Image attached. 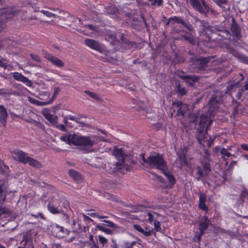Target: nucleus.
Wrapping results in <instances>:
<instances>
[{"label": "nucleus", "mask_w": 248, "mask_h": 248, "mask_svg": "<svg viewBox=\"0 0 248 248\" xmlns=\"http://www.w3.org/2000/svg\"><path fill=\"white\" fill-rule=\"evenodd\" d=\"M60 140L70 145L81 146L87 152H95L98 150L99 149V141H108L103 137L82 136L76 133H67L61 136Z\"/></svg>", "instance_id": "obj_1"}, {"label": "nucleus", "mask_w": 248, "mask_h": 248, "mask_svg": "<svg viewBox=\"0 0 248 248\" xmlns=\"http://www.w3.org/2000/svg\"><path fill=\"white\" fill-rule=\"evenodd\" d=\"M142 160L149 164L150 166L160 170L166 176L169 181V184L167 186L162 185V186L167 188L171 187L175 183V179L171 174L167 171L166 162L161 155H150L147 158V160H145L144 158H143Z\"/></svg>", "instance_id": "obj_2"}, {"label": "nucleus", "mask_w": 248, "mask_h": 248, "mask_svg": "<svg viewBox=\"0 0 248 248\" xmlns=\"http://www.w3.org/2000/svg\"><path fill=\"white\" fill-rule=\"evenodd\" d=\"M8 168L0 161V205L3 203L6 198L3 193L7 186V177Z\"/></svg>", "instance_id": "obj_3"}, {"label": "nucleus", "mask_w": 248, "mask_h": 248, "mask_svg": "<svg viewBox=\"0 0 248 248\" xmlns=\"http://www.w3.org/2000/svg\"><path fill=\"white\" fill-rule=\"evenodd\" d=\"M186 1L190 4L193 8L201 13H205L209 9L204 0H186Z\"/></svg>", "instance_id": "obj_4"}, {"label": "nucleus", "mask_w": 248, "mask_h": 248, "mask_svg": "<svg viewBox=\"0 0 248 248\" xmlns=\"http://www.w3.org/2000/svg\"><path fill=\"white\" fill-rule=\"evenodd\" d=\"M62 201L59 199H51L47 205L48 210L53 214L62 213L63 211L61 208L60 203Z\"/></svg>", "instance_id": "obj_5"}, {"label": "nucleus", "mask_w": 248, "mask_h": 248, "mask_svg": "<svg viewBox=\"0 0 248 248\" xmlns=\"http://www.w3.org/2000/svg\"><path fill=\"white\" fill-rule=\"evenodd\" d=\"M167 25H170L173 27L179 26L180 27L182 28L185 27L190 31H192V27L191 25L188 23H185L181 19L176 16H174L169 19L168 22L167 23Z\"/></svg>", "instance_id": "obj_6"}, {"label": "nucleus", "mask_w": 248, "mask_h": 248, "mask_svg": "<svg viewBox=\"0 0 248 248\" xmlns=\"http://www.w3.org/2000/svg\"><path fill=\"white\" fill-rule=\"evenodd\" d=\"M113 155L118 159L116 167L118 169H122L124 167V153L122 148L116 149L112 153Z\"/></svg>", "instance_id": "obj_7"}, {"label": "nucleus", "mask_w": 248, "mask_h": 248, "mask_svg": "<svg viewBox=\"0 0 248 248\" xmlns=\"http://www.w3.org/2000/svg\"><path fill=\"white\" fill-rule=\"evenodd\" d=\"M187 148L186 147L181 148L178 152L177 155L178 158L176 160V164L179 167H181L186 164V155L187 154Z\"/></svg>", "instance_id": "obj_8"}, {"label": "nucleus", "mask_w": 248, "mask_h": 248, "mask_svg": "<svg viewBox=\"0 0 248 248\" xmlns=\"http://www.w3.org/2000/svg\"><path fill=\"white\" fill-rule=\"evenodd\" d=\"M210 171L209 160L208 158L205 157L202 162V169L201 170L200 168H197L198 179L207 175Z\"/></svg>", "instance_id": "obj_9"}, {"label": "nucleus", "mask_w": 248, "mask_h": 248, "mask_svg": "<svg viewBox=\"0 0 248 248\" xmlns=\"http://www.w3.org/2000/svg\"><path fill=\"white\" fill-rule=\"evenodd\" d=\"M85 44L90 48L98 51L101 53H105V52L103 46L94 40L87 39L85 40Z\"/></svg>", "instance_id": "obj_10"}, {"label": "nucleus", "mask_w": 248, "mask_h": 248, "mask_svg": "<svg viewBox=\"0 0 248 248\" xmlns=\"http://www.w3.org/2000/svg\"><path fill=\"white\" fill-rule=\"evenodd\" d=\"M45 57L55 66L62 68L64 66L63 62L56 57L49 53H46Z\"/></svg>", "instance_id": "obj_11"}, {"label": "nucleus", "mask_w": 248, "mask_h": 248, "mask_svg": "<svg viewBox=\"0 0 248 248\" xmlns=\"http://www.w3.org/2000/svg\"><path fill=\"white\" fill-rule=\"evenodd\" d=\"M42 114L44 117L53 125H56L58 123V117L55 115L50 114L48 108L42 110Z\"/></svg>", "instance_id": "obj_12"}, {"label": "nucleus", "mask_w": 248, "mask_h": 248, "mask_svg": "<svg viewBox=\"0 0 248 248\" xmlns=\"http://www.w3.org/2000/svg\"><path fill=\"white\" fill-rule=\"evenodd\" d=\"M12 156L18 161L24 163L28 157L27 154L19 150H15L11 152Z\"/></svg>", "instance_id": "obj_13"}, {"label": "nucleus", "mask_w": 248, "mask_h": 248, "mask_svg": "<svg viewBox=\"0 0 248 248\" xmlns=\"http://www.w3.org/2000/svg\"><path fill=\"white\" fill-rule=\"evenodd\" d=\"M13 77L15 79L22 82L28 87H31L32 85V82L20 73L18 72L14 73Z\"/></svg>", "instance_id": "obj_14"}, {"label": "nucleus", "mask_w": 248, "mask_h": 248, "mask_svg": "<svg viewBox=\"0 0 248 248\" xmlns=\"http://www.w3.org/2000/svg\"><path fill=\"white\" fill-rule=\"evenodd\" d=\"M206 201V196L205 194L200 193L199 196V208L205 211L206 212L208 211V208L205 204V202Z\"/></svg>", "instance_id": "obj_15"}, {"label": "nucleus", "mask_w": 248, "mask_h": 248, "mask_svg": "<svg viewBox=\"0 0 248 248\" xmlns=\"http://www.w3.org/2000/svg\"><path fill=\"white\" fill-rule=\"evenodd\" d=\"M8 114L4 107L0 105V122L3 125H5L6 124V120Z\"/></svg>", "instance_id": "obj_16"}, {"label": "nucleus", "mask_w": 248, "mask_h": 248, "mask_svg": "<svg viewBox=\"0 0 248 248\" xmlns=\"http://www.w3.org/2000/svg\"><path fill=\"white\" fill-rule=\"evenodd\" d=\"M133 227L136 231L145 236H150L152 232V230L149 229L148 228L146 227L145 230H144L140 226L137 224H134Z\"/></svg>", "instance_id": "obj_17"}, {"label": "nucleus", "mask_w": 248, "mask_h": 248, "mask_svg": "<svg viewBox=\"0 0 248 248\" xmlns=\"http://www.w3.org/2000/svg\"><path fill=\"white\" fill-rule=\"evenodd\" d=\"M209 223V220L206 217L202 218L199 225V230L202 233H203L204 231L207 228Z\"/></svg>", "instance_id": "obj_18"}, {"label": "nucleus", "mask_w": 248, "mask_h": 248, "mask_svg": "<svg viewBox=\"0 0 248 248\" xmlns=\"http://www.w3.org/2000/svg\"><path fill=\"white\" fill-rule=\"evenodd\" d=\"M173 105L179 107L178 112L182 115H184L188 108L187 104H183L181 102H174L173 103Z\"/></svg>", "instance_id": "obj_19"}, {"label": "nucleus", "mask_w": 248, "mask_h": 248, "mask_svg": "<svg viewBox=\"0 0 248 248\" xmlns=\"http://www.w3.org/2000/svg\"><path fill=\"white\" fill-rule=\"evenodd\" d=\"M207 123L206 128H208L212 123V121L208 117L207 115H204L201 116L200 118V125L202 128H204Z\"/></svg>", "instance_id": "obj_20"}, {"label": "nucleus", "mask_w": 248, "mask_h": 248, "mask_svg": "<svg viewBox=\"0 0 248 248\" xmlns=\"http://www.w3.org/2000/svg\"><path fill=\"white\" fill-rule=\"evenodd\" d=\"M28 99L30 103L35 104L39 106L48 105L52 103V100H49L46 102H42L36 100L35 99L31 97H28Z\"/></svg>", "instance_id": "obj_21"}, {"label": "nucleus", "mask_w": 248, "mask_h": 248, "mask_svg": "<svg viewBox=\"0 0 248 248\" xmlns=\"http://www.w3.org/2000/svg\"><path fill=\"white\" fill-rule=\"evenodd\" d=\"M53 233H55L56 236L58 237H62L64 236V229L63 227L56 225L53 227Z\"/></svg>", "instance_id": "obj_22"}, {"label": "nucleus", "mask_w": 248, "mask_h": 248, "mask_svg": "<svg viewBox=\"0 0 248 248\" xmlns=\"http://www.w3.org/2000/svg\"><path fill=\"white\" fill-rule=\"evenodd\" d=\"M28 163L30 166L38 168L40 166V163L36 160L28 156L24 164Z\"/></svg>", "instance_id": "obj_23"}, {"label": "nucleus", "mask_w": 248, "mask_h": 248, "mask_svg": "<svg viewBox=\"0 0 248 248\" xmlns=\"http://www.w3.org/2000/svg\"><path fill=\"white\" fill-rule=\"evenodd\" d=\"M214 104V101L210 102V107L208 110V115L210 116H213L215 113H216V111L218 108V103L216 105V107H214L213 105Z\"/></svg>", "instance_id": "obj_24"}, {"label": "nucleus", "mask_w": 248, "mask_h": 248, "mask_svg": "<svg viewBox=\"0 0 248 248\" xmlns=\"http://www.w3.org/2000/svg\"><path fill=\"white\" fill-rule=\"evenodd\" d=\"M69 175L76 181H79L81 177L80 175L75 170H70L68 171Z\"/></svg>", "instance_id": "obj_25"}, {"label": "nucleus", "mask_w": 248, "mask_h": 248, "mask_svg": "<svg viewBox=\"0 0 248 248\" xmlns=\"http://www.w3.org/2000/svg\"><path fill=\"white\" fill-rule=\"evenodd\" d=\"M21 203L22 209L25 210L26 208L27 203V197L26 196H22L20 198L18 204Z\"/></svg>", "instance_id": "obj_26"}, {"label": "nucleus", "mask_w": 248, "mask_h": 248, "mask_svg": "<svg viewBox=\"0 0 248 248\" xmlns=\"http://www.w3.org/2000/svg\"><path fill=\"white\" fill-rule=\"evenodd\" d=\"M40 12L41 13L43 14L44 15H45V16H47L48 17L58 18L60 20H61L62 19V18L61 17L58 16L57 15H56L55 14H53L48 11L42 10L40 11Z\"/></svg>", "instance_id": "obj_27"}, {"label": "nucleus", "mask_w": 248, "mask_h": 248, "mask_svg": "<svg viewBox=\"0 0 248 248\" xmlns=\"http://www.w3.org/2000/svg\"><path fill=\"white\" fill-rule=\"evenodd\" d=\"M220 154L222 155V157L224 159H225L226 157H230V156H233L234 155L232 154L230 152L228 151L227 149H226L225 148H223L221 149Z\"/></svg>", "instance_id": "obj_28"}, {"label": "nucleus", "mask_w": 248, "mask_h": 248, "mask_svg": "<svg viewBox=\"0 0 248 248\" xmlns=\"http://www.w3.org/2000/svg\"><path fill=\"white\" fill-rule=\"evenodd\" d=\"M97 228L99 230H100L107 234H110L112 233V232L110 229L106 228L102 225H97Z\"/></svg>", "instance_id": "obj_29"}, {"label": "nucleus", "mask_w": 248, "mask_h": 248, "mask_svg": "<svg viewBox=\"0 0 248 248\" xmlns=\"http://www.w3.org/2000/svg\"><path fill=\"white\" fill-rule=\"evenodd\" d=\"M154 228L156 232H161L162 229L160 227V224L159 221L155 220L154 222Z\"/></svg>", "instance_id": "obj_30"}, {"label": "nucleus", "mask_w": 248, "mask_h": 248, "mask_svg": "<svg viewBox=\"0 0 248 248\" xmlns=\"http://www.w3.org/2000/svg\"><path fill=\"white\" fill-rule=\"evenodd\" d=\"M155 215H157V214L155 213L153 214L148 213V220L150 223H152L153 221L154 222L155 220Z\"/></svg>", "instance_id": "obj_31"}, {"label": "nucleus", "mask_w": 248, "mask_h": 248, "mask_svg": "<svg viewBox=\"0 0 248 248\" xmlns=\"http://www.w3.org/2000/svg\"><path fill=\"white\" fill-rule=\"evenodd\" d=\"M104 222L107 223V225L113 228H118V226L112 221L108 220H105L103 221Z\"/></svg>", "instance_id": "obj_32"}, {"label": "nucleus", "mask_w": 248, "mask_h": 248, "mask_svg": "<svg viewBox=\"0 0 248 248\" xmlns=\"http://www.w3.org/2000/svg\"><path fill=\"white\" fill-rule=\"evenodd\" d=\"M85 92L86 94H88L89 96H90L91 97H92L94 99H99V96H98V94H97L95 93H92V92H91L88 91H86Z\"/></svg>", "instance_id": "obj_33"}, {"label": "nucleus", "mask_w": 248, "mask_h": 248, "mask_svg": "<svg viewBox=\"0 0 248 248\" xmlns=\"http://www.w3.org/2000/svg\"><path fill=\"white\" fill-rule=\"evenodd\" d=\"M98 239L101 244H102L103 246L106 245L108 243V240L104 237L99 235Z\"/></svg>", "instance_id": "obj_34"}, {"label": "nucleus", "mask_w": 248, "mask_h": 248, "mask_svg": "<svg viewBox=\"0 0 248 248\" xmlns=\"http://www.w3.org/2000/svg\"><path fill=\"white\" fill-rule=\"evenodd\" d=\"M59 88H55L54 89V93L52 97L49 100H52V102L53 101L56 96L58 95L59 92H60Z\"/></svg>", "instance_id": "obj_35"}, {"label": "nucleus", "mask_w": 248, "mask_h": 248, "mask_svg": "<svg viewBox=\"0 0 248 248\" xmlns=\"http://www.w3.org/2000/svg\"><path fill=\"white\" fill-rule=\"evenodd\" d=\"M215 2L220 7H222L223 5L226 4L227 1L226 0H214Z\"/></svg>", "instance_id": "obj_36"}, {"label": "nucleus", "mask_w": 248, "mask_h": 248, "mask_svg": "<svg viewBox=\"0 0 248 248\" xmlns=\"http://www.w3.org/2000/svg\"><path fill=\"white\" fill-rule=\"evenodd\" d=\"M202 234L203 233H202L201 232H200V233L196 234L194 237H193V241L195 242H199Z\"/></svg>", "instance_id": "obj_37"}, {"label": "nucleus", "mask_w": 248, "mask_h": 248, "mask_svg": "<svg viewBox=\"0 0 248 248\" xmlns=\"http://www.w3.org/2000/svg\"><path fill=\"white\" fill-rule=\"evenodd\" d=\"M183 37L187 41H189L190 43H192L193 41L192 36L190 34H186L183 36Z\"/></svg>", "instance_id": "obj_38"}, {"label": "nucleus", "mask_w": 248, "mask_h": 248, "mask_svg": "<svg viewBox=\"0 0 248 248\" xmlns=\"http://www.w3.org/2000/svg\"><path fill=\"white\" fill-rule=\"evenodd\" d=\"M151 2L152 5L157 4L158 5H161L162 3V0H148Z\"/></svg>", "instance_id": "obj_39"}, {"label": "nucleus", "mask_w": 248, "mask_h": 248, "mask_svg": "<svg viewBox=\"0 0 248 248\" xmlns=\"http://www.w3.org/2000/svg\"><path fill=\"white\" fill-rule=\"evenodd\" d=\"M92 217H97L98 218H107V216H101L97 215L96 213H93L90 214Z\"/></svg>", "instance_id": "obj_40"}, {"label": "nucleus", "mask_w": 248, "mask_h": 248, "mask_svg": "<svg viewBox=\"0 0 248 248\" xmlns=\"http://www.w3.org/2000/svg\"><path fill=\"white\" fill-rule=\"evenodd\" d=\"M136 244V242H129L125 243V246L127 248H131Z\"/></svg>", "instance_id": "obj_41"}, {"label": "nucleus", "mask_w": 248, "mask_h": 248, "mask_svg": "<svg viewBox=\"0 0 248 248\" xmlns=\"http://www.w3.org/2000/svg\"><path fill=\"white\" fill-rule=\"evenodd\" d=\"M109 8L111 9L113 11H108V13L110 15L115 14L117 12V9L113 6L110 7Z\"/></svg>", "instance_id": "obj_42"}, {"label": "nucleus", "mask_w": 248, "mask_h": 248, "mask_svg": "<svg viewBox=\"0 0 248 248\" xmlns=\"http://www.w3.org/2000/svg\"><path fill=\"white\" fill-rule=\"evenodd\" d=\"M55 125L59 129H60L62 131H66L65 127L63 124H58V125L56 124Z\"/></svg>", "instance_id": "obj_43"}, {"label": "nucleus", "mask_w": 248, "mask_h": 248, "mask_svg": "<svg viewBox=\"0 0 248 248\" xmlns=\"http://www.w3.org/2000/svg\"><path fill=\"white\" fill-rule=\"evenodd\" d=\"M239 85V82H237L234 85H231L230 87L228 88V90L231 91V90H233V88H236V87H238Z\"/></svg>", "instance_id": "obj_44"}, {"label": "nucleus", "mask_w": 248, "mask_h": 248, "mask_svg": "<svg viewBox=\"0 0 248 248\" xmlns=\"http://www.w3.org/2000/svg\"><path fill=\"white\" fill-rule=\"evenodd\" d=\"M179 92L181 94L184 95L186 93V91L185 88H179L178 89Z\"/></svg>", "instance_id": "obj_45"}, {"label": "nucleus", "mask_w": 248, "mask_h": 248, "mask_svg": "<svg viewBox=\"0 0 248 248\" xmlns=\"http://www.w3.org/2000/svg\"><path fill=\"white\" fill-rule=\"evenodd\" d=\"M1 12L6 15L12 14V11L10 8H8L6 10H3Z\"/></svg>", "instance_id": "obj_46"}, {"label": "nucleus", "mask_w": 248, "mask_h": 248, "mask_svg": "<svg viewBox=\"0 0 248 248\" xmlns=\"http://www.w3.org/2000/svg\"><path fill=\"white\" fill-rule=\"evenodd\" d=\"M236 164V161H233L232 162L229 166V170H232V167Z\"/></svg>", "instance_id": "obj_47"}, {"label": "nucleus", "mask_w": 248, "mask_h": 248, "mask_svg": "<svg viewBox=\"0 0 248 248\" xmlns=\"http://www.w3.org/2000/svg\"><path fill=\"white\" fill-rule=\"evenodd\" d=\"M242 149L245 151H248V144H243L241 145Z\"/></svg>", "instance_id": "obj_48"}, {"label": "nucleus", "mask_w": 248, "mask_h": 248, "mask_svg": "<svg viewBox=\"0 0 248 248\" xmlns=\"http://www.w3.org/2000/svg\"><path fill=\"white\" fill-rule=\"evenodd\" d=\"M80 215L82 216L83 219L84 220H92V219L90 217H89L88 216L84 215V214H80Z\"/></svg>", "instance_id": "obj_49"}, {"label": "nucleus", "mask_w": 248, "mask_h": 248, "mask_svg": "<svg viewBox=\"0 0 248 248\" xmlns=\"http://www.w3.org/2000/svg\"><path fill=\"white\" fill-rule=\"evenodd\" d=\"M31 57L33 59H34V60H35L36 61H38V62L40 61V58L38 56L31 55Z\"/></svg>", "instance_id": "obj_50"}, {"label": "nucleus", "mask_w": 248, "mask_h": 248, "mask_svg": "<svg viewBox=\"0 0 248 248\" xmlns=\"http://www.w3.org/2000/svg\"><path fill=\"white\" fill-rule=\"evenodd\" d=\"M183 78H189V79H190L192 81H195L197 79L195 77H194V76H190V77H188L187 76H186V77H184Z\"/></svg>", "instance_id": "obj_51"}, {"label": "nucleus", "mask_w": 248, "mask_h": 248, "mask_svg": "<svg viewBox=\"0 0 248 248\" xmlns=\"http://www.w3.org/2000/svg\"><path fill=\"white\" fill-rule=\"evenodd\" d=\"M198 141H199V142L200 144H202V141H203L204 140V138L203 139H202V138H201L200 137V135H198Z\"/></svg>", "instance_id": "obj_52"}, {"label": "nucleus", "mask_w": 248, "mask_h": 248, "mask_svg": "<svg viewBox=\"0 0 248 248\" xmlns=\"http://www.w3.org/2000/svg\"><path fill=\"white\" fill-rule=\"evenodd\" d=\"M69 119L72 121H76V119L75 117L72 116H69L67 117Z\"/></svg>", "instance_id": "obj_53"}, {"label": "nucleus", "mask_w": 248, "mask_h": 248, "mask_svg": "<svg viewBox=\"0 0 248 248\" xmlns=\"http://www.w3.org/2000/svg\"><path fill=\"white\" fill-rule=\"evenodd\" d=\"M52 248H61V246L59 244H54L52 246Z\"/></svg>", "instance_id": "obj_54"}, {"label": "nucleus", "mask_w": 248, "mask_h": 248, "mask_svg": "<svg viewBox=\"0 0 248 248\" xmlns=\"http://www.w3.org/2000/svg\"><path fill=\"white\" fill-rule=\"evenodd\" d=\"M92 248H98V246L97 244L93 242V246Z\"/></svg>", "instance_id": "obj_55"}, {"label": "nucleus", "mask_w": 248, "mask_h": 248, "mask_svg": "<svg viewBox=\"0 0 248 248\" xmlns=\"http://www.w3.org/2000/svg\"><path fill=\"white\" fill-rule=\"evenodd\" d=\"M233 147V145L229 146H228L227 148H226V149H227L228 151L229 152V151L232 150V148Z\"/></svg>", "instance_id": "obj_56"}, {"label": "nucleus", "mask_w": 248, "mask_h": 248, "mask_svg": "<svg viewBox=\"0 0 248 248\" xmlns=\"http://www.w3.org/2000/svg\"><path fill=\"white\" fill-rule=\"evenodd\" d=\"M68 119V117H66V116L64 117V120H63V121H64V123L66 124H67V123H68V121H67V119Z\"/></svg>", "instance_id": "obj_57"}, {"label": "nucleus", "mask_w": 248, "mask_h": 248, "mask_svg": "<svg viewBox=\"0 0 248 248\" xmlns=\"http://www.w3.org/2000/svg\"><path fill=\"white\" fill-rule=\"evenodd\" d=\"M0 66L3 67L4 68L6 67V65L5 63H3L1 61H0Z\"/></svg>", "instance_id": "obj_58"}, {"label": "nucleus", "mask_w": 248, "mask_h": 248, "mask_svg": "<svg viewBox=\"0 0 248 248\" xmlns=\"http://www.w3.org/2000/svg\"><path fill=\"white\" fill-rule=\"evenodd\" d=\"M245 90H248V81L245 83Z\"/></svg>", "instance_id": "obj_59"}, {"label": "nucleus", "mask_w": 248, "mask_h": 248, "mask_svg": "<svg viewBox=\"0 0 248 248\" xmlns=\"http://www.w3.org/2000/svg\"><path fill=\"white\" fill-rule=\"evenodd\" d=\"M87 27H88L90 30H94V28L93 26H92V25H88L87 26Z\"/></svg>", "instance_id": "obj_60"}, {"label": "nucleus", "mask_w": 248, "mask_h": 248, "mask_svg": "<svg viewBox=\"0 0 248 248\" xmlns=\"http://www.w3.org/2000/svg\"><path fill=\"white\" fill-rule=\"evenodd\" d=\"M241 96H242V93H240V92H239V93H238V94H237V98H238V99H240Z\"/></svg>", "instance_id": "obj_61"}, {"label": "nucleus", "mask_w": 248, "mask_h": 248, "mask_svg": "<svg viewBox=\"0 0 248 248\" xmlns=\"http://www.w3.org/2000/svg\"><path fill=\"white\" fill-rule=\"evenodd\" d=\"M157 177L160 182H161L162 181H163V180L161 178L159 177L158 176H157Z\"/></svg>", "instance_id": "obj_62"}, {"label": "nucleus", "mask_w": 248, "mask_h": 248, "mask_svg": "<svg viewBox=\"0 0 248 248\" xmlns=\"http://www.w3.org/2000/svg\"><path fill=\"white\" fill-rule=\"evenodd\" d=\"M90 240L91 241H93V235H91L90 236Z\"/></svg>", "instance_id": "obj_63"}, {"label": "nucleus", "mask_w": 248, "mask_h": 248, "mask_svg": "<svg viewBox=\"0 0 248 248\" xmlns=\"http://www.w3.org/2000/svg\"><path fill=\"white\" fill-rule=\"evenodd\" d=\"M100 131H101L103 134L106 135V133L105 131H103V130H100Z\"/></svg>", "instance_id": "obj_64"}]
</instances>
